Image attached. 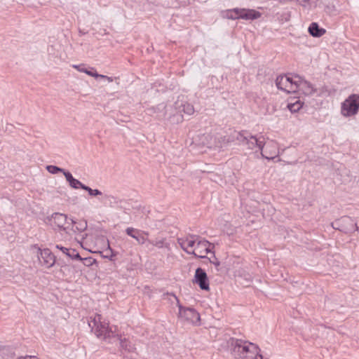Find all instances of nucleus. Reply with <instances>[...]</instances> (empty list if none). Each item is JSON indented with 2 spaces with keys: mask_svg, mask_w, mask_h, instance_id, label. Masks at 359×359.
<instances>
[{
  "mask_svg": "<svg viewBox=\"0 0 359 359\" xmlns=\"http://www.w3.org/2000/svg\"><path fill=\"white\" fill-rule=\"evenodd\" d=\"M228 344L231 354L236 358L263 359L260 349L255 344L237 338H231Z\"/></svg>",
  "mask_w": 359,
  "mask_h": 359,
  "instance_id": "nucleus-1",
  "label": "nucleus"
},
{
  "mask_svg": "<svg viewBox=\"0 0 359 359\" xmlns=\"http://www.w3.org/2000/svg\"><path fill=\"white\" fill-rule=\"evenodd\" d=\"M88 325L91 331L99 339L110 341L111 339L118 336L117 327H109V323L104 320L100 314H95L93 317H91L88 321Z\"/></svg>",
  "mask_w": 359,
  "mask_h": 359,
  "instance_id": "nucleus-2",
  "label": "nucleus"
},
{
  "mask_svg": "<svg viewBox=\"0 0 359 359\" xmlns=\"http://www.w3.org/2000/svg\"><path fill=\"white\" fill-rule=\"evenodd\" d=\"M261 13L253 9L235 8L229 9L223 13V17L231 19H243L246 20H253L260 18Z\"/></svg>",
  "mask_w": 359,
  "mask_h": 359,
  "instance_id": "nucleus-3",
  "label": "nucleus"
},
{
  "mask_svg": "<svg viewBox=\"0 0 359 359\" xmlns=\"http://www.w3.org/2000/svg\"><path fill=\"white\" fill-rule=\"evenodd\" d=\"M237 139L243 144L247 145L249 149L252 150L257 148L259 151V149H263L265 144V136L262 134L251 135L243 132L239 133Z\"/></svg>",
  "mask_w": 359,
  "mask_h": 359,
  "instance_id": "nucleus-4",
  "label": "nucleus"
},
{
  "mask_svg": "<svg viewBox=\"0 0 359 359\" xmlns=\"http://www.w3.org/2000/svg\"><path fill=\"white\" fill-rule=\"evenodd\" d=\"M297 78L298 75H280L276 78V85L278 89L287 93H295L297 91Z\"/></svg>",
  "mask_w": 359,
  "mask_h": 359,
  "instance_id": "nucleus-5",
  "label": "nucleus"
},
{
  "mask_svg": "<svg viewBox=\"0 0 359 359\" xmlns=\"http://www.w3.org/2000/svg\"><path fill=\"white\" fill-rule=\"evenodd\" d=\"M358 109L359 95L352 94L341 103V114L345 117H349L355 115Z\"/></svg>",
  "mask_w": 359,
  "mask_h": 359,
  "instance_id": "nucleus-6",
  "label": "nucleus"
},
{
  "mask_svg": "<svg viewBox=\"0 0 359 359\" xmlns=\"http://www.w3.org/2000/svg\"><path fill=\"white\" fill-rule=\"evenodd\" d=\"M50 221L54 229L57 228L59 231H64L66 233H69L70 225L74 223V219H69L67 215L60 212L52 214Z\"/></svg>",
  "mask_w": 359,
  "mask_h": 359,
  "instance_id": "nucleus-7",
  "label": "nucleus"
},
{
  "mask_svg": "<svg viewBox=\"0 0 359 359\" xmlns=\"http://www.w3.org/2000/svg\"><path fill=\"white\" fill-rule=\"evenodd\" d=\"M260 154L262 158L267 160H273L279 155V147L277 142L270 140L265 136V144L263 149H259Z\"/></svg>",
  "mask_w": 359,
  "mask_h": 359,
  "instance_id": "nucleus-8",
  "label": "nucleus"
},
{
  "mask_svg": "<svg viewBox=\"0 0 359 359\" xmlns=\"http://www.w3.org/2000/svg\"><path fill=\"white\" fill-rule=\"evenodd\" d=\"M334 229H339L346 233L358 230L357 223L351 217L344 216L332 223Z\"/></svg>",
  "mask_w": 359,
  "mask_h": 359,
  "instance_id": "nucleus-9",
  "label": "nucleus"
},
{
  "mask_svg": "<svg viewBox=\"0 0 359 359\" xmlns=\"http://www.w3.org/2000/svg\"><path fill=\"white\" fill-rule=\"evenodd\" d=\"M175 299L179 306V317L189 323L198 324L201 320L199 313L194 309L182 306L179 300L176 297Z\"/></svg>",
  "mask_w": 359,
  "mask_h": 359,
  "instance_id": "nucleus-10",
  "label": "nucleus"
},
{
  "mask_svg": "<svg viewBox=\"0 0 359 359\" xmlns=\"http://www.w3.org/2000/svg\"><path fill=\"white\" fill-rule=\"evenodd\" d=\"M213 247L212 243L199 236L194 250H191V255H194L196 257L205 258L206 255L211 252Z\"/></svg>",
  "mask_w": 359,
  "mask_h": 359,
  "instance_id": "nucleus-11",
  "label": "nucleus"
},
{
  "mask_svg": "<svg viewBox=\"0 0 359 359\" xmlns=\"http://www.w3.org/2000/svg\"><path fill=\"white\" fill-rule=\"evenodd\" d=\"M198 238L199 236L198 235L189 234L187 236L179 238L177 239V243L184 252L191 255V250H194Z\"/></svg>",
  "mask_w": 359,
  "mask_h": 359,
  "instance_id": "nucleus-12",
  "label": "nucleus"
},
{
  "mask_svg": "<svg viewBox=\"0 0 359 359\" xmlns=\"http://www.w3.org/2000/svg\"><path fill=\"white\" fill-rule=\"evenodd\" d=\"M38 258L42 266L50 268L55 264V258L54 255L48 248L38 249Z\"/></svg>",
  "mask_w": 359,
  "mask_h": 359,
  "instance_id": "nucleus-13",
  "label": "nucleus"
},
{
  "mask_svg": "<svg viewBox=\"0 0 359 359\" xmlns=\"http://www.w3.org/2000/svg\"><path fill=\"white\" fill-rule=\"evenodd\" d=\"M126 233L135 239L138 244L143 245L147 241V236H149V233L135 229L133 227H128L125 230Z\"/></svg>",
  "mask_w": 359,
  "mask_h": 359,
  "instance_id": "nucleus-14",
  "label": "nucleus"
},
{
  "mask_svg": "<svg viewBox=\"0 0 359 359\" xmlns=\"http://www.w3.org/2000/svg\"><path fill=\"white\" fill-rule=\"evenodd\" d=\"M297 91H301L305 95H311L316 90V89L310 82L306 81L299 75L297 78Z\"/></svg>",
  "mask_w": 359,
  "mask_h": 359,
  "instance_id": "nucleus-15",
  "label": "nucleus"
},
{
  "mask_svg": "<svg viewBox=\"0 0 359 359\" xmlns=\"http://www.w3.org/2000/svg\"><path fill=\"white\" fill-rule=\"evenodd\" d=\"M195 282L200 288L203 290H209V283L205 271L201 268H198L195 272Z\"/></svg>",
  "mask_w": 359,
  "mask_h": 359,
  "instance_id": "nucleus-16",
  "label": "nucleus"
},
{
  "mask_svg": "<svg viewBox=\"0 0 359 359\" xmlns=\"http://www.w3.org/2000/svg\"><path fill=\"white\" fill-rule=\"evenodd\" d=\"M115 338H117L120 341V346L121 348L123 354L125 355L126 353H132L135 352L136 348L130 341L126 338L122 339L121 335L118 334V336L115 337Z\"/></svg>",
  "mask_w": 359,
  "mask_h": 359,
  "instance_id": "nucleus-17",
  "label": "nucleus"
},
{
  "mask_svg": "<svg viewBox=\"0 0 359 359\" xmlns=\"http://www.w3.org/2000/svg\"><path fill=\"white\" fill-rule=\"evenodd\" d=\"M64 175L67 180V181L69 182V186L75 189H83V187H85V184L81 183L79 180L75 179L71 172L69 171L64 172Z\"/></svg>",
  "mask_w": 359,
  "mask_h": 359,
  "instance_id": "nucleus-18",
  "label": "nucleus"
},
{
  "mask_svg": "<svg viewBox=\"0 0 359 359\" xmlns=\"http://www.w3.org/2000/svg\"><path fill=\"white\" fill-rule=\"evenodd\" d=\"M72 67L77 69L80 72L86 73V74L97 79V72L93 67H86L85 65H73Z\"/></svg>",
  "mask_w": 359,
  "mask_h": 359,
  "instance_id": "nucleus-19",
  "label": "nucleus"
},
{
  "mask_svg": "<svg viewBox=\"0 0 359 359\" xmlns=\"http://www.w3.org/2000/svg\"><path fill=\"white\" fill-rule=\"evenodd\" d=\"M308 30L309 34L314 37H320L326 32V30L320 28L317 22L311 23Z\"/></svg>",
  "mask_w": 359,
  "mask_h": 359,
  "instance_id": "nucleus-20",
  "label": "nucleus"
},
{
  "mask_svg": "<svg viewBox=\"0 0 359 359\" xmlns=\"http://www.w3.org/2000/svg\"><path fill=\"white\" fill-rule=\"evenodd\" d=\"M303 105L304 102L297 99L294 102H288L287 107L292 113H296L303 107Z\"/></svg>",
  "mask_w": 359,
  "mask_h": 359,
  "instance_id": "nucleus-21",
  "label": "nucleus"
},
{
  "mask_svg": "<svg viewBox=\"0 0 359 359\" xmlns=\"http://www.w3.org/2000/svg\"><path fill=\"white\" fill-rule=\"evenodd\" d=\"M87 227V224L85 222H76L70 225L69 231H72L74 233H81Z\"/></svg>",
  "mask_w": 359,
  "mask_h": 359,
  "instance_id": "nucleus-22",
  "label": "nucleus"
},
{
  "mask_svg": "<svg viewBox=\"0 0 359 359\" xmlns=\"http://www.w3.org/2000/svg\"><path fill=\"white\" fill-rule=\"evenodd\" d=\"M149 244L157 247L158 248H162L166 247L164 238H156L154 240H148L147 241Z\"/></svg>",
  "mask_w": 359,
  "mask_h": 359,
  "instance_id": "nucleus-23",
  "label": "nucleus"
},
{
  "mask_svg": "<svg viewBox=\"0 0 359 359\" xmlns=\"http://www.w3.org/2000/svg\"><path fill=\"white\" fill-rule=\"evenodd\" d=\"M106 245H107V248L105 249V252H107V255L104 256V257L109 259L110 261H114L116 254L114 252L113 250L111 248L108 240L106 241Z\"/></svg>",
  "mask_w": 359,
  "mask_h": 359,
  "instance_id": "nucleus-24",
  "label": "nucleus"
},
{
  "mask_svg": "<svg viewBox=\"0 0 359 359\" xmlns=\"http://www.w3.org/2000/svg\"><path fill=\"white\" fill-rule=\"evenodd\" d=\"M46 170L51 174H57V172H62L64 174V172H67L66 170H65L62 168H60L57 166L52 165H47Z\"/></svg>",
  "mask_w": 359,
  "mask_h": 359,
  "instance_id": "nucleus-25",
  "label": "nucleus"
},
{
  "mask_svg": "<svg viewBox=\"0 0 359 359\" xmlns=\"http://www.w3.org/2000/svg\"><path fill=\"white\" fill-rule=\"evenodd\" d=\"M182 111L188 115H191L194 113V108L192 104L185 103L182 105Z\"/></svg>",
  "mask_w": 359,
  "mask_h": 359,
  "instance_id": "nucleus-26",
  "label": "nucleus"
},
{
  "mask_svg": "<svg viewBox=\"0 0 359 359\" xmlns=\"http://www.w3.org/2000/svg\"><path fill=\"white\" fill-rule=\"evenodd\" d=\"M83 190L87 191L88 194L92 196H96L102 194V192L100 190L93 189L86 185H85V187H83Z\"/></svg>",
  "mask_w": 359,
  "mask_h": 359,
  "instance_id": "nucleus-27",
  "label": "nucleus"
},
{
  "mask_svg": "<svg viewBox=\"0 0 359 359\" xmlns=\"http://www.w3.org/2000/svg\"><path fill=\"white\" fill-rule=\"evenodd\" d=\"M67 256L72 259H82L79 254L74 249H70L69 252L67 253Z\"/></svg>",
  "mask_w": 359,
  "mask_h": 359,
  "instance_id": "nucleus-28",
  "label": "nucleus"
},
{
  "mask_svg": "<svg viewBox=\"0 0 359 359\" xmlns=\"http://www.w3.org/2000/svg\"><path fill=\"white\" fill-rule=\"evenodd\" d=\"M55 248L60 250L62 252V253H64L66 255H67V253L69 252L70 250L69 248H65V247H63V246L59 245H57L55 246Z\"/></svg>",
  "mask_w": 359,
  "mask_h": 359,
  "instance_id": "nucleus-29",
  "label": "nucleus"
},
{
  "mask_svg": "<svg viewBox=\"0 0 359 359\" xmlns=\"http://www.w3.org/2000/svg\"><path fill=\"white\" fill-rule=\"evenodd\" d=\"M97 78L106 79L108 82H112L114 81V78L108 76L102 75V74H99L98 73H97Z\"/></svg>",
  "mask_w": 359,
  "mask_h": 359,
  "instance_id": "nucleus-30",
  "label": "nucleus"
},
{
  "mask_svg": "<svg viewBox=\"0 0 359 359\" xmlns=\"http://www.w3.org/2000/svg\"><path fill=\"white\" fill-rule=\"evenodd\" d=\"M17 359H39L34 355H25L18 358Z\"/></svg>",
  "mask_w": 359,
  "mask_h": 359,
  "instance_id": "nucleus-31",
  "label": "nucleus"
},
{
  "mask_svg": "<svg viewBox=\"0 0 359 359\" xmlns=\"http://www.w3.org/2000/svg\"><path fill=\"white\" fill-rule=\"evenodd\" d=\"M212 264H214L215 266H219L220 264V262L218 261V259L215 257V259L211 262Z\"/></svg>",
  "mask_w": 359,
  "mask_h": 359,
  "instance_id": "nucleus-32",
  "label": "nucleus"
}]
</instances>
